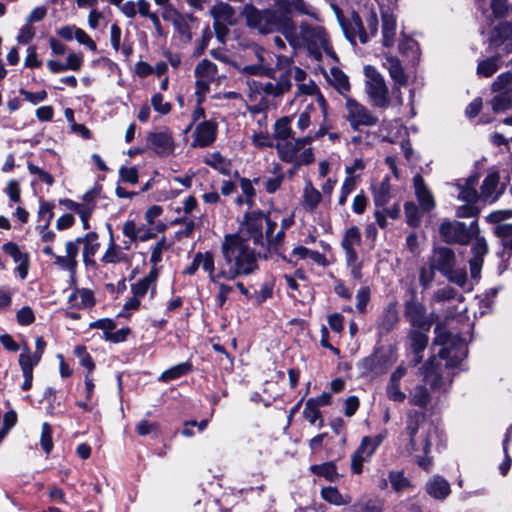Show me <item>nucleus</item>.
Returning <instances> with one entry per match:
<instances>
[{
  "label": "nucleus",
  "mask_w": 512,
  "mask_h": 512,
  "mask_svg": "<svg viewBox=\"0 0 512 512\" xmlns=\"http://www.w3.org/2000/svg\"><path fill=\"white\" fill-rule=\"evenodd\" d=\"M27 168L30 174L36 175L40 181L45 182L47 185L51 186L54 183V179L50 173L33 163L29 162Z\"/></svg>",
  "instance_id": "obj_63"
},
{
  "label": "nucleus",
  "mask_w": 512,
  "mask_h": 512,
  "mask_svg": "<svg viewBox=\"0 0 512 512\" xmlns=\"http://www.w3.org/2000/svg\"><path fill=\"white\" fill-rule=\"evenodd\" d=\"M387 431L383 430L375 436H365L357 450L351 456V469L354 473L360 474L363 464L370 460L380 444L387 437Z\"/></svg>",
  "instance_id": "obj_11"
},
{
  "label": "nucleus",
  "mask_w": 512,
  "mask_h": 512,
  "mask_svg": "<svg viewBox=\"0 0 512 512\" xmlns=\"http://www.w3.org/2000/svg\"><path fill=\"white\" fill-rule=\"evenodd\" d=\"M406 374L405 368L399 366L396 370L391 374L389 382L387 384L386 392L388 398L394 402H403L406 398L404 392L400 389V381Z\"/></svg>",
  "instance_id": "obj_30"
},
{
  "label": "nucleus",
  "mask_w": 512,
  "mask_h": 512,
  "mask_svg": "<svg viewBox=\"0 0 512 512\" xmlns=\"http://www.w3.org/2000/svg\"><path fill=\"white\" fill-rule=\"evenodd\" d=\"M247 25L257 29L261 34L280 31L285 36L286 28H290L291 19L273 10H258L252 5H246L243 10Z\"/></svg>",
  "instance_id": "obj_6"
},
{
  "label": "nucleus",
  "mask_w": 512,
  "mask_h": 512,
  "mask_svg": "<svg viewBox=\"0 0 512 512\" xmlns=\"http://www.w3.org/2000/svg\"><path fill=\"white\" fill-rule=\"evenodd\" d=\"M371 290L368 286L359 288L356 294V308L360 313H365L366 307L370 301Z\"/></svg>",
  "instance_id": "obj_60"
},
{
  "label": "nucleus",
  "mask_w": 512,
  "mask_h": 512,
  "mask_svg": "<svg viewBox=\"0 0 512 512\" xmlns=\"http://www.w3.org/2000/svg\"><path fill=\"white\" fill-rule=\"evenodd\" d=\"M41 358L33 353L26 342H23L18 364L22 373H33L34 368L39 364Z\"/></svg>",
  "instance_id": "obj_35"
},
{
  "label": "nucleus",
  "mask_w": 512,
  "mask_h": 512,
  "mask_svg": "<svg viewBox=\"0 0 512 512\" xmlns=\"http://www.w3.org/2000/svg\"><path fill=\"white\" fill-rule=\"evenodd\" d=\"M361 244V232L357 226L348 228L342 238L341 247L345 253V262L351 276L356 280L362 279V262L358 259L356 247Z\"/></svg>",
  "instance_id": "obj_10"
},
{
  "label": "nucleus",
  "mask_w": 512,
  "mask_h": 512,
  "mask_svg": "<svg viewBox=\"0 0 512 512\" xmlns=\"http://www.w3.org/2000/svg\"><path fill=\"white\" fill-rule=\"evenodd\" d=\"M310 137L291 138L286 142H276V150L281 161L292 164L294 167L309 165L314 162V152Z\"/></svg>",
  "instance_id": "obj_8"
},
{
  "label": "nucleus",
  "mask_w": 512,
  "mask_h": 512,
  "mask_svg": "<svg viewBox=\"0 0 512 512\" xmlns=\"http://www.w3.org/2000/svg\"><path fill=\"white\" fill-rule=\"evenodd\" d=\"M391 197V185L389 177H385L373 187V198L376 206L386 205Z\"/></svg>",
  "instance_id": "obj_39"
},
{
  "label": "nucleus",
  "mask_w": 512,
  "mask_h": 512,
  "mask_svg": "<svg viewBox=\"0 0 512 512\" xmlns=\"http://www.w3.org/2000/svg\"><path fill=\"white\" fill-rule=\"evenodd\" d=\"M378 16L375 3L369 0L359 12H352L347 20L341 21L347 39L355 44L358 39L362 44L374 37L378 31Z\"/></svg>",
  "instance_id": "obj_4"
},
{
  "label": "nucleus",
  "mask_w": 512,
  "mask_h": 512,
  "mask_svg": "<svg viewBox=\"0 0 512 512\" xmlns=\"http://www.w3.org/2000/svg\"><path fill=\"white\" fill-rule=\"evenodd\" d=\"M155 227H150L147 223L137 224L135 220L129 219L124 222L122 226V233L127 237L130 242L141 241L146 242L156 237L158 231L164 229L163 224H157Z\"/></svg>",
  "instance_id": "obj_19"
},
{
  "label": "nucleus",
  "mask_w": 512,
  "mask_h": 512,
  "mask_svg": "<svg viewBox=\"0 0 512 512\" xmlns=\"http://www.w3.org/2000/svg\"><path fill=\"white\" fill-rule=\"evenodd\" d=\"M491 42L494 46L505 45L504 50L512 51V25L500 23L493 31Z\"/></svg>",
  "instance_id": "obj_33"
},
{
  "label": "nucleus",
  "mask_w": 512,
  "mask_h": 512,
  "mask_svg": "<svg viewBox=\"0 0 512 512\" xmlns=\"http://www.w3.org/2000/svg\"><path fill=\"white\" fill-rule=\"evenodd\" d=\"M203 162L222 175L229 176L231 174V161L219 152L207 153L203 158Z\"/></svg>",
  "instance_id": "obj_34"
},
{
  "label": "nucleus",
  "mask_w": 512,
  "mask_h": 512,
  "mask_svg": "<svg viewBox=\"0 0 512 512\" xmlns=\"http://www.w3.org/2000/svg\"><path fill=\"white\" fill-rule=\"evenodd\" d=\"M429 400V392L424 386L415 387V389L411 393L410 402L413 405L424 408L429 403Z\"/></svg>",
  "instance_id": "obj_53"
},
{
  "label": "nucleus",
  "mask_w": 512,
  "mask_h": 512,
  "mask_svg": "<svg viewBox=\"0 0 512 512\" xmlns=\"http://www.w3.org/2000/svg\"><path fill=\"white\" fill-rule=\"evenodd\" d=\"M210 14L214 19L216 36L223 43L228 33L227 27L237 22V14L229 4L223 2L213 5L210 9Z\"/></svg>",
  "instance_id": "obj_15"
},
{
  "label": "nucleus",
  "mask_w": 512,
  "mask_h": 512,
  "mask_svg": "<svg viewBox=\"0 0 512 512\" xmlns=\"http://www.w3.org/2000/svg\"><path fill=\"white\" fill-rule=\"evenodd\" d=\"M357 178L358 177H346L344 179L338 200L339 205L343 206L346 203L347 197L355 190Z\"/></svg>",
  "instance_id": "obj_55"
},
{
  "label": "nucleus",
  "mask_w": 512,
  "mask_h": 512,
  "mask_svg": "<svg viewBox=\"0 0 512 512\" xmlns=\"http://www.w3.org/2000/svg\"><path fill=\"white\" fill-rule=\"evenodd\" d=\"M351 509L353 512H383V506L373 500L355 503Z\"/></svg>",
  "instance_id": "obj_61"
},
{
  "label": "nucleus",
  "mask_w": 512,
  "mask_h": 512,
  "mask_svg": "<svg viewBox=\"0 0 512 512\" xmlns=\"http://www.w3.org/2000/svg\"><path fill=\"white\" fill-rule=\"evenodd\" d=\"M425 489L428 495L437 500L446 499L451 492L449 482L441 476H434L430 479L426 483Z\"/></svg>",
  "instance_id": "obj_32"
},
{
  "label": "nucleus",
  "mask_w": 512,
  "mask_h": 512,
  "mask_svg": "<svg viewBox=\"0 0 512 512\" xmlns=\"http://www.w3.org/2000/svg\"><path fill=\"white\" fill-rule=\"evenodd\" d=\"M388 478L392 489L397 493L403 492L411 487L410 481L404 476L402 471H390Z\"/></svg>",
  "instance_id": "obj_49"
},
{
  "label": "nucleus",
  "mask_w": 512,
  "mask_h": 512,
  "mask_svg": "<svg viewBox=\"0 0 512 512\" xmlns=\"http://www.w3.org/2000/svg\"><path fill=\"white\" fill-rule=\"evenodd\" d=\"M146 141L147 147L162 157L172 155L176 148L172 132L166 127L149 132Z\"/></svg>",
  "instance_id": "obj_16"
},
{
  "label": "nucleus",
  "mask_w": 512,
  "mask_h": 512,
  "mask_svg": "<svg viewBox=\"0 0 512 512\" xmlns=\"http://www.w3.org/2000/svg\"><path fill=\"white\" fill-rule=\"evenodd\" d=\"M107 228L109 231V243L100 261L104 264H118L129 262V257L124 252V249H129L130 245L127 242H124V248L117 245L113 236L111 225L107 224Z\"/></svg>",
  "instance_id": "obj_23"
},
{
  "label": "nucleus",
  "mask_w": 512,
  "mask_h": 512,
  "mask_svg": "<svg viewBox=\"0 0 512 512\" xmlns=\"http://www.w3.org/2000/svg\"><path fill=\"white\" fill-rule=\"evenodd\" d=\"M435 334L434 344L441 346L438 355L446 360V367L459 366L467 356L465 340L458 335H451L439 325L435 328Z\"/></svg>",
  "instance_id": "obj_7"
},
{
  "label": "nucleus",
  "mask_w": 512,
  "mask_h": 512,
  "mask_svg": "<svg viewBox=\"0 0 512 512\" xmlns=\"http://www.w3.org/2000/svg\"><path fill=\"white\" fill-rule=\"evenodd\" d=\"M290 5L299 13L308 15L319 22L322 21L319 11L304 0H291Z\"/></svg>",
  "instance_id": "obj_52"
},
{
  "label": "nucleus",
  "mask_w": 512,
  "mask_h": 512,
  "mask_svg": "<svg viewBox=\"0 0 512 512\" xmlns=\"http://www.w3.org/2000/svg\"><path fill=\"white\" fill-rule=\"evenodd\" d=\"M331 73L334 87L340 94L346 95L350 90L348 77L338 69H333Z\"/></svg>",
  "instance_id": "obj_51"
},
{
  "label": "nucleus",
  "mask_w": 512,
  "mask_h": 512,
  "mask_svg": "<svg viewBox=\"0 0 512 512\" xmlns=\"http://www.w3.org/2000/svg\"><path fill=\"white\" fill-rule=\"evenodd\" d=\"M321 199V193L313 186L311 181H307L303 189L304 208L313 211L321 202Z\"/></svg>",
  "instance_id": "obj_42"
},
{
  "label": "nucleus",
  "mask_w": 512,
  "mask_h": 512,
  "mask_svg": "<svg viewBox=\"0 0 512 512\" xmlns=\"http://www.w3.org/2000/svg\"><path fill=\"white\" fill-rule=\"evenodd\" d=\"M312 473L324 477L326 480L334 482L338 478L337 468L333 462H326L319 465H312L310 467Z\"/></svg>",
  "instance_id": "obj_47"
},
{
  "label": "nucleus",
  "mask_w": 512,
  "mask_h": 512,
  "mask_svg": "<svg viewBox=\"0 0 512 512\" xmlns=\"http://www.w3.org/2000/svg\"><path fill=\"white\" fill-rule=\"evenodd\" d=\"M54 204L51 202H41L38 211V222L39 224L50 225L51 220L53 219Z\"/></svg>",
  "instance_id": "obj_56"
},
{
  "label": "nucleus",
  "mask_w": 512,
  "mask_h": 512,
  "mask_svg": "<svg viewBox=\"0 0 512 512\" xmlns=\"http://www.w3.org/2000/svg\"><path fill=\"white\" fill-rule=\"evenodd\" d=\"M266 217L260 211H252L245 215L244 222L241 225V233H245L253 239L255 244H263V228Z\"/></svg>",
  "instance_id": "obj_20"
},
{
  "label": "nucleus",
  "mask_w": 512,
  "mask_h": 512,
  "mask_svg": "<svg viewBox=\"0 0 512 512\" xmlns=\"http://www.w3.org/2000/svg\"><path fill=\"white\" fill-rule=\"evenodd\" d=\"M313 110V104H308L304 111L299 114L296 126L300 131L306 130L311 125V112Z\"/></svg>",
  "instance_id": "obj_64"
},
{
  "label": "nucleus",
  "mask_w": 512,
  "mask_h": 512,
  "mask_svg": "<svg viewBox=\"0 0 512 512\" xmlns=\"http://www.w3.org/2000/svg\"><path fill=\"white\" fill-rule=\"evenodd\" d=\"M476 184L477 178L470 177L465 181L463 185H455L458 191L457 198L466 202V204L457 208L456 216L458 218H470L475 217L478 214V208L475 206V203L478 199V194L475 190Z\"/></svg>",
  "instance_id": "obj_14"
},
{
  "label": "nucleus",
  "mask_w": 512,
  "mask_h": 512,
  "mask_svg": "<svg viewBox=\"0 0 512 512\" xmlns=\"http://www.w3.org/2000/svg\"><path fill=\"white\" fill-rule=\"evenodd\" d=\"M434 434L435 427L426 419L424 413L418 411L408 413L405 435L408 436L407 450L410 453L429 454L431 438Z\"/></svg>",
  "instance_id": "obj_5"
},
{
  "label": "nucleus",
  "mask_w": 512,
  "mask_h": 512,
  "mask_svg": "<svg viewBox=\"0 0 512 512\" xmlns=\"http://www.w3.org/2000/svg\"><path fill=\"white\" fill-rule=\"evenodd\" d=\"M220 276L232 281L258 269V254L240 234H227L221 244Z\"/></svg>",
  "instance_id": "obj_2"
},
{
  "label": "nucleus",
  "mask_w": 512,
  "mask_h": 512,
  "mask_svg": "<svg viewBox=\"0 0 512 512\" xmlns=\"http://www.w3.org/2000/svg\"><path fill=\"white\" fill-rule=\"evenodd\" d=\"M440 235L445 242L466 244L472 238V230L463 222L444 220L440 225Z\"/></svg>",
  "instance_id": "obj_18"
},
{
  "label": "nucleus",
  "mask_w": 512,
  "mask_h": 512,
  "mask_svg": "<svg viewBox=\"0 0 512 512\" xmlns=\"http://www.w3.org/2000/svg\"><path fill=\"white\" fill-rule=\"evenodd\" d=\"M40 444L46 454H49L53 449L52 427L47 422L42 424Z\"/></svg>",
  "instance_id": "obj_57"
},
{
  "label": "nucleus",
  "mask_w": 512,
  "mask_h": 512,
  "mask_svg": "<svg viewBox=\"0 0 512 512\" xmlns=\"http://www.w3.org/2000/svg\"><path fill=\"white\" fill-rule=\"evenodd\" d=\"M217 134V124L211 120L203 121L196 125L191 142L192 147H207L211 145Z\"/></svg>",
  "instance_id": "obj_22"
},
{
  "label": "nucleus",
  "mask_w": 512,
  "mask_h": 512,
  "mask_svg": "<svg viewBox=\"0 0 512 512\" xmlns=\"http://www.w3.org/2000/svg\"><path fill=\"white\" fill-rule=\"evenodd\" d=\"M2 250L12 257L13 261L18 265L24 259H27L29 257L28 253L22 252L19 248V246L14 242H8L5 243L2 246Z\"/></svg>",
  "instance_id": "obj_54"
},
{
  "label": "nucleus",
  "mask_w": 512,
  "mask_h": 512,
  "mask_svg": "<svg viewBox=\"0 0 512 512\" xmlns=\"http://www.w3.org/2000/svg\"><path fill=\"white\" fill-rule=\"evenodd\" d=\"M195 257L196 264L208 274L211 282L217 283L223 280V276H220V262L218 263L217 269H215V260L211 252H197Z\"/></svg>",
  "instance_id": "obj_28"
},
{
  "label": "nucleus",
  "mask_w": 512,
  "mask_h": 512,
  "mask_svg": "<svg viewBox=\"0 0 512 512\" xmlns=\"http://www.w3.org/2000/svg\"><path fill=\"white\" fill-rule=\"evenodd\" d=\"M399 322V314L396 303L388 304L377 320V329L380 334H387L392 331Z\"/></svg>",
  "instance_id": "obj_27"
},
{
  "label": "nucleus",
  "mask_w": 512,
  "mask_h": 512,
  "mask_svg": "<svg viewBox=\"0 0 512 512\" xmlns=\"http://www.w3.org/2000/svg\"><path fill=\"white\" fill-rule=\"evenodd\" d=\"M491 106L494 112H504L512 108V89L497 91V94L491 100Z\"/></svg>",
  "instance_id": "obj_43"
},
{
  "label": "nucleus",
  "mask_w": 512,
  "mask_h": 512,
  "mask_svg": "<svg viewBox=\"0 0 512 512\" xmlns=\"http://www.w3.org/2000/svg\"><path fill=\"white\" fill-rule=\"evenodd\" d=\"M192 370V363L189 361L177 364L165 370L158 378L161 382H169L187 375Z\"/></svg>",
  "instance_id": "obj_44"
},
{
  "label": "nucleus",
  "mask_w": 512,
  "mask_h": 512,
  "mask_svg": "<svg viewBox=\"0 0 512 512\" xmlns=\"http://www.w3.org/2000/svg\"><path fill=\"white\" fill-rule=\"evenodd\" d=\"M195 95L201 104L210 91V86L217 80V66L210 60L203 59L195 67Z\"/></svg>",
  "instance_id": "obj_12"
},
{
  "label": "nucleus",
  "mask_w": 512,
  "mask_h": 512,
  "mask_svg": "<svg viewBox=\"0 0 512 512\" xmlns=\"http://www.w3.org/2000/svg\"><path fill=\"white\" fill-rule=\"evenodd\" d=\"M249 63L235 64L239 72L249 76L267 77L265 81L255 82L258 92L267 100L282 98L292 88V79L302 81L307 73L293 65L291 58L283 55L277 56L274 67L268 58L271 54L259 46H253L246 54Z\"/></svg>",
  "instance_id": "obj_1"
},
{
  "label": "nucleus",
  "mask_w": 512,
  "mask_h": 512,
  "mask_svg": "<svg viewBox=\"0 0 512 512\" xmlns=\"http://www.w3.org/2000/svg\"><path fill=\"white\" fill-rule=\"evenodd\" d=\"M512 84V71H507L501 73L497 76L495 81L492 83L491 89L493 92L512 89L510 85Z\"/></svg>",
  "instance_id": "obj_59"
},
{
  "label": "nucleus",
  "mask_w": 512,
  "mask_h": 512,
  "mask_svg": "<svg viewBox=\"0 0 512 512\" xmlns=\"http://www.w3.org/2000/svg\"><path fill=\"white\" fill-rule=\"evenodd\" d=\"M436 362V357L430 358L426 362L423 371L425 381L433 387L438 386L440 380L439 365Z\"/></svg>",
  "instance_id": "obj_46"
},
{
  "label": "nucleus",
  "mask_w": 512,
  "mask_h": 512,
  "mask_svg": "<svg viewBox=\"0 0 512 512\" xmlns=\"http://www.w3.org/2000/svg\"><path fill=\"white\" fill-rule=\"evenodd\" d=\"M389 363L385 353L376 349L372 354L365 357L358 363V369L363 375L368 374H382L388 368Z\"/></svg>",
  "instance_id": "obj_21"
},
{
  "label": "nucleus",
  "mask_w": 512,
  "mask_h": 512,
  "mask_svg": "<svg viewBox=\"0 0 512 512\" xmlns=\"http://www.w3.org/2000/svg\"><path fill=\"white\" fill-rule=\"evenodd\" d=\"M365 90L372 106L380 109L397 106L393 95L389 97L383 76L372 66H365Z\"/></svg>",
  "instance_id": "obj_9"
},
{
  "label": "nucleus",
  "mask_w": 512,
  "mask_h": 512,
  "mask_svg": "<svg viewBox=\"0 0 512 512\" xmlns=\"http://www.w3.org/2000/svg\"><path fill=\"white\" fill-rule=\"evenodd\" d=\"M321 497L330 504L341 506L350 502L349 497L343 496L336 487L328 486L321 490Z\"/></svg>",
  "instance_id": "obj_48"
},
{
  "label": "nucleus",
  "mask_w": 512,
  "mask_h": 512,
  "mask_svg": "<svg viewBox=\"0 0 512 512\" xmlns=\"http://www.w3.org/2000/svg\"><path fill=\"white\" fill-rule=\"evenodd\" d=\"M78 242L84 245L83 247V257L84 261L87 264L88 259L93 257L100 247V243L98 241V235L95 232H89L83 237H78Z\"/></svg>",
  "instance_id": "obj_41"
},
{
  "label": "nucleus",
  "mask_w": 512,
  "mask_h": 512,
  "mask_svg": "<svg viewBox=\"0 0 512 512\" xmlns=\"http://www.w3.org/2000/svg\"><path fill=\"white\" fill-rule=\"evenodd\" d=\"M429 263L441 274H448L455 266V254L447 247L435 248L429 258Z\"/></svg>",
  "instance_id": "obj_24"
},
{
  "label": "nucleus",
  "mask_w": 512,
  "mask_h": 512,
  "mask_svg": "<svg viewBox=\"0 0 512 512\" xmlns=\"http://www.w3.org/2000/svg\"><path fill=\"white\" fill-rule=\"evenodd\" d=\"M285 38L294 48H306L316 60H320L323 53L332 59H336L329 35L320 24L301 22L299 27L296 28L291 21L290 28H286Z\"/></svg>",
  "instance_id": "obj_3"
},
{
  "label": "nucleus",
  "mask_w": 512,
  "mask_h": 512,
  "mask_svg": "<svg viewBox=\"0 0 512 512\" xmlns=\"http://www.w3.org/2000/svg\"><path fill=\"white\" fill-rule=\"evenodd\" d=\"M500 68V57L494 56L479 61L477 74L480 77L489 78Z\"/></svg>",
  "instance_id": "obj_45"
},
{
  "label": "nucleus",
  "mask_w": 512,
  "mask_h": 512,
  "mask_svg": "<svg viewBox=\"0 0 512 512\" xmlns=\"http://www.w3.org/2000/svg\"><path fill=\"white\" fill-rule=\"evenodd\" d=\"M379 6L381 7L382 17V41L384 46L389 47L394 44L397 30L396 18L392 13L395 4L392 3V7L384 10L382 0H380Z\"/></svg>",
  "instance_id": "obj_25"
},
{
  "label": "nucleus",
  "mask_w": 512,
  "mask_h": 512,
  "mask_svg": "<svg viewBox=\"0 0 512 512\" xmlns=\"http://www.w3.org/2000/svg\"><path fill=\"white\" fill-rule=\"evenodd\" d=\"M411 340V348L414 353L413 362L415 365L419 364L422 360V352L428 343V337L421 331L414 330L409 334Z\"/></svg>",
  "instance_id": "obj_36"
},
{
  "label": "nucleus",
  "mask_w": 512,
  "mask_h": 512,
  "mask_svg": "<svg viewBox=\"0 0 512 512\" xmlns=\"http://www.w3.org/2000/svg\"><path fill=\"white\" fill-rule=\"evenodd\" d=\"M384 67L388 70L390 77L394 81L392 94L397 107L403 105V98L401 94V87L406 86L407 76L400 61L393 56H386L383 62Z\"/></svg>",
  "instance_id": "obj_17"
},
{
  "label": "nucleus",
  "mask_w": 512,
  "mask_h": 512,
  "mask_svg": "<svg viewBox=\"0 0 512 512\" xmlns=\"http://www.w3.org/2000/svg\"><path fill=\"white\" fill-rule=\"evenodd\" d=\"M70 307L76 309H87L95 304L92 290L87 288H75L68 296Z\"/></svg>",
  "instance_id": "obj_31"
},
{
  "label": "nucleus",
  "mask_w": 512,
  "mask_h": 512,
  "mask_svg": "<svg viewBox=\"0 0 512 512\" xmlns=\"http://www.w3.org/2000/svg\"><path fill=\"white\" fill-rule=\"evenodd\" d=\"M273 135L277 142H286L291 138H295L291 129V117L285 116L278 119L274 124Z\"/></svg>",
  "instance_id": "obj_40"
},
{
  "label": "nucleus",
  "mask_w": 512,
  "mask_h": 512,
  "mask_svg": "<svg viewBox=\"0 0 512 512\" xmlns=\"http://www.w3.org/2000/svg\"><path fill=\"white\" fill-rule=\"evenodd\" d=\"M344 117L353 130H358L361 126H375L378 123L376 115L351 97H346Z\"/></svg>",
  "instance_id": "obj_13"
},
{
  "label": "nucleus",
  "mask_w": 512,
  "mask_h": 512,
  "mask_svg": "<svg viewBox=\"0 0 512 512\" xmlns=\"http://www.w3.org/2000/svg\"><path fill=\"white\" fill-rule=\"evenodd\" d=\"M405 216L410 226H418L421 222V214L419 208L413 202L405 204Z\"/></svg>",
  "instance_id": "obj_58"
},
{
  "label": "nucleus",
  "mask_w": 512,
  "mask_h": 512,
  "mask_svg": "<svg viewBox=\"0 0 512 512\" xmlns=\"http://www.w3.org/2000/svg\"><path fill=\"white\" fill-rule=\"evenodd\" d=\"M413 185L415 196L423 211L429 212L435 207V200L432 192L426 186L424 179L421 175L417 174L413 178Z\"/></svg>",
  "instance_id": "obj_26"
},
{
  "label": "nucleus",
  "mask_w": 512,
  "mask_h": 512,
  "mask_svg": "<svg viewBox=\"0 0 512 512\" xmlns=\"http://www.w3.org/2000/svg\"><path fill=\"white\" fill-rule=\"evenodd\" d=\"M305 80H306V78L302 81H296L297 82V91H296L295 97H298L300 95H310V96L315 95L317 98V102L319 103L321 108L323 110H325L326 109V101H325L324 97L321 95V93L319 92L317 85L312 80H308L307 82Z\"/></svg>",
  "instance_id": "obj_37"
},
{
  "label": "nucleus",
  "mask_w": 512,
  "mask_h": 512,
  "mask_svg": "<svg viewBox=\"0 0 512 512\" xmlns=\"http://www.w3.org/2000/svg\"><path fill=\"white\" fill-rule=\"evenodd\" d=\"M405 316L412 326L418 328L429 327L425 307L417 302H408L405 306Z\"/></svg>",
  "instance_id": "obj_29"
},
{
  "label": "nucleus",
  "mask_w": 512,
  "mask_h": 512,
  "mask_svg": "<svg viewBox=\"0 0 512 512\" xmlns=\"http://www.w3.org/2000/svg\"><path fill=\"white\" fill-rule=\"evenodd\" d=\"M16 319L19 325L28 326L35 321V315L31 307L23 306L17 311Z\"/></svg>",
  "instance_id": "obj_62"
},
{
  "label": "nucleus",
  "mask_w": 512,
  "mask_h": 512,
  "mask_svg": "<svg viewBox=\"0 0 512 512\" xmlns=\"http://www.w3.org/2000/svg\"><path fill=\"white\" fill-rule=\"evenodd\" d=\"M303 416L310 424L314 425L318 421V427L321 428L323 426L324 421L321 412L317 407H315L312 400L306 401Z\"/></svg>",
  "instance_id": "obj_50"
},
{
  "label": "nucleus",
  "mask_w": 512,
  "mask_h": 512,
  "mask_svg": "<svg viewBox=\"0 0 512 512\" xmlns=\"http://www.w3.org/2000/svg\"><path fill=\"white\" fill-rule=\"evenodd\" d=\"M499 176L497 173H490L481 186V197L487 201H494L498 197L497 187Z\"/></svg>",
  "instance_id": "obj_38"
}]
</instances>
